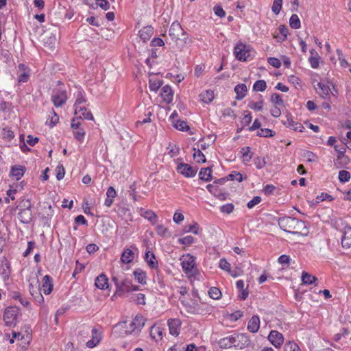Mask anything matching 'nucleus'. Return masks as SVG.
I'll use <instances>...</instances> for the list:
<instances>
[{
	"instance_id": "nucleus-7",
	"label": "nucleus",
	"mask_w": 351,
	"mask_h": 351,
	"mask_svg": "<svg viewBox=\"0 0 351 351\" xmlns=\"http://www.w3.org/2000/svg\"><path fill=\"white\" fill-rule=\"evenodd\" d=\"M16 320V311L13 307H8L3 313V321L8 326H14Z\"/></svg>"
},
{
	"instance_id": "nucleus-62",
	"label": "nucleus",
	"mask_w": 351,
	"mask_h": 351,
	"mask_svg": "<svg viewBox=\"0 0 351 351\" xmlns=\"http://www.w3.org/2000/svg\"><path fill=\"white\" fill-rule=\"evenodd\" d=\"M220 210L222 213L230 214L234 210V205L232 204H227L226 205L222 206Z\"/></svg>"
},
{
	"instance_id": "nucleus-30",
	"label": "nucleus",
	"mask_w": 351,
	"mask_h": 351,
	"mask_svg": "<svg viewBox=\"0 0 351 351\" xmlns=\"http://www.w3.org/2000/svg\"><path fill=\"white\" fill-rule=\"evenodd\" d=\"M247 90V86L244 84H239L234 88V91L237 94V99H242L246 95Z\"/></svg>"
},
{
	"instance_id": "nucleus-17",
	"label": "nucleus",
	"mask_w": 351,
	"mask_h": 351,
	"mask_svg": "<svg viewBox=\"0 0 351 351\" xmlns=\"http://www.w3.org/2000/svg\"><path fill=\"white\" fill-rule=\"evenodd\" d=\"M145 261L148 266L152 269H157L158 267L156 256L152 252L147 251L145 254Z\"/></svg>"
},
{
	"instance_id": "nucleus-48",
	"label": "nucleus",
	"mask_w": 351,
	"mask_h": 351,
	"mask_svg": "<svg viewBox=\"0 0 351 351\" xmlns=\"http://www.w3.org/2000/svg\"><path fill=\"white\" fill-rule=\"evenodd\" d=\"M208 295L211 298L217 300L221 297V293L218 288L214 287L209 289Z\"/></svg>"
},
{
	"instance_id": "nucleus-53",
	"label": "nucleus",
	"mask_w": 351,
	"mask_h": 351,
	"mask_svg": "<svg viewBox=\"0 0 351 351\" xmlns=\"http://www.w3.org/2000/svg\"><path fill=\"white\" fill-rule=\"evenodd\" d=\"M77 114L79 115L80 119L83 117L84 119H87V120H93V116L92 113L90 111H88L86 108V111L85 110L81 111L80 112L77 113Z\"/></svg>"
},
{
	"instance_id": "nucleus-55",
	"label": "nucleus",
	"mask_w": 351,
	"mask_h": 351,
	"mask_svg": "<svg viewBox=\"0 0 351 351\" xmlns=\"http://www.w3.org/2000/svg\"><path fill=\"white\" fill-rule=\"evenodd\" d=\"M219 267L226 271H230L231 269L230 264L225 259L221 258L219 261Z\"/></svg>"
},
{
	"instance_id": "nucleus-18",
	"label": "nucleus",
	"mask_w": 351,
	"mask_h": 351,
	"mask_svg": "<svg viewBox=\"0 0 351 351\" xmlns=\"http://www.w3.org/2000/svg\"><path fill=\"white\" fill-rule=\"evenodd\" d=\"M260 328V319L258 315H254L250 319L247 324V329L251 332L255 333L258 332Z\"/></svg>"
},
{
	"instance_id": "nucleus-11",
	"label": "nucleus",
	"mask_w": 351,
	"mask_h": 351,
	"mask_svg": "<svg viewBox=\"0 0 351 351\" xmlns=\"http://www.w3.org/2000/svg\"><path fill=\"white\" fill-rule=\"evenodd\" d=\"M271 343L276 348H279L283 343V335L277 330H271L268 336Z\"/></svg>"
},
{
	"instance_id": "nucleus-27",
	"label": "nucleus",
	"mask_w": 351,
	"mask_h": 351,
	"mask_svg": "<svg viewBox=\"0 0 351 351\" xmlns=\"http://www.w3.org/2000/svg\"><path fill=\"white\" fill-rule=\"evenodd\" d=\"M19 70L21 71V74L19 75L18 80L19 82H26L29 79V70L23 64L19 65Z\"/></svg>"
},
{
	"instance_id": "nucleus-31",
	"label": "nucleus",
	"mask_w": 351,
	"mask_h": 351,
	"mask_svg": "<svg viewBox=\"0 0 351 351\" xmlns=\"http://www.w3.org/2000/svg\"><path fill=\"white\" fill-rule=\"evenodd\" d=\"M25 168L22 166H14L11 169L10 175L19 180L23 176Z\"/></svg>"
},
{
	"instance_id": "nucleus-63",
	"label": "nucleus",
	"mask_w": 351,
	"mask_h": 351,
	"mask_svg": "<svg viewBox=\"0 0 351 351\" xmlns=\"http://www.w3.org/2000/svg\"><path fill=\"white\" fill-rule=\"evenodd\" d=\"M214 195L220 200H225L228 196V194L226 192H223L221 191H219L218 189L215 190L213 192Z\"/></svg>"
},
{
	"instance_id": "nucleus-34",
	"label": "nucleus",
	"mask_w": 351,
	"mask_h": 351,
	"mask_svg": "<svg viewBox=\"0 0 351 351\" xmlns=\"http://www.w3.org/2000/svg\"><path fill=\"white\" fill-rule=\"evenodd\" d=\"M212 170L210 167L201 169L199 176V178L204 181H210L212 178Z\"/></svg>"
},
{
	"instance_id": "nucleus-51",
	"label": "nucleus",
	"mask_w": 351,
	"mask_h": 351,
	"mask_svg": "<svg viewBox=\"0 0 351 351\" xmlns=\"http://www.w3.org/2000/svg\"><path fill=\"white\" fill-rule=\"evenodd\" d=\"M282 0H274L272 5V11L276 14H279L282 8Z\"/></svg>"
},
{
	"instance_id": "nucleus-40",
	"label": "nucleus",
	"mask_w": 351,
	"mask_h": 351,
	"mask_svg": "<svg viewBox=\"0 0 351 351\" xmlns=\"http://www.w3.org/2000/svg\"><path fill=\"white\" fill-rule=\"evenodd\" d=\"M241 152L243 156V161L245 162H249L253 156V153L251 152L250 147H243Z\"/></svg>"
},
{
	"instance_id": "nucleus-26",
	"label": "nucleus",
	"mask_w": 351,
	"mask_h": 351,
	"mask_svg": "<svg viewBox=\"0 0 351 351\" xmlns=\"http://www.w3.org/2000/svg\"><path fill=\"white\" fill-rule=\"evenodd\" d=\"M160 95L161 97L163 98V100L167 103H170L172 101L173 95L171 86L168 85L163 86Z\"/></svg>"
},
{
	"instance_id": "nucleus-2",
	"label": "nucleus",
	"mask_w": 351,
	"mask_h": 351,
	"mask_svg": "<svg viewBox=\"0 0 351 351\" xmlns=\"http://www.w3.org/2000/svg\"><path fill=\"white\" fill-rule=\"evenodd\" d=\"M145 324V320L141 315H136L135 318L130 322H121L118 323L115 328L117 329L123 330V335L135 334L140 332L141 328Z\"/></svg>"
},
{
	"instance_id": "nucleus-9",
	"label": "nucleus",
	"mask_w": 351,
	"mask_h": 351,
	"mask_svg": "<svg viewBox=\"0 0 351 351\" xmlns=\"http://www.w3.org/2000/svg\"><path fill=\"white\" fill-rule=\"evenodd\" d=\"M169 34L173 40L177 41L179 40V36L180 34L185 35V32L182 28L180 23L178 21H174L169 28Z\"/></svg>"
},
{
	"instance_id": "nucleus-22",
	"label": "nucleus",
	"mask_w": 351,
	"mask_h": 351,
	"mask_svg": "<svg viewBox=\"0 0 351 351\" xmlns=\"http://www.w3.org/2000/svg\"><path fill=\"white\" fill-rule=\"evenodd\" d=\"M135 255L132 250L129 248H126L123 250L121 257V261L125 264H129L133 261L134 259Z\"/></svg>"
},
{
	"instance_id": "nucleus-57",
	"label": "nucleus",
	"mask_w": 351,
	"mask_h": 351,
	"mask_svg": "<svg viewBox=\"0 0 351 351\" xmlns=\"http://www.w3.org/2000/svg\"><path fill=\"white\" fill-rule=\"evenodd\" d=\"M56 178H57V180H62L64 178V173H65L64 169L63 166L62 165H58L56 167Z\"/></svg>"
},
{
	"instance_id": "nucleus-5",
	"label": "nucleus",
	"mask_w": 351,
	"mask_h": 351,
	"mask_svg": "<svg viewBox=\"0 0 351 351\" xmlns=\"http://www.w3.org/2000/svg\"><path fill=\"white\" fill-rule=\"evenodd\" d=\"M182 261V267L186 274H193L195 271V257L189 254L182 256L180 259Z\"/></svg>"
},
{
	"instance_id": "nucleus-46",
	"label": "nucleus",
	"mask_w": 351,
	"mask_h": 351,
	"mask_svg": "<svg viewBox=\"0 0 351 351\" xmlns=\"http://www.w3.org/2000/svg\"><path fill=\"white\" fill-rule=\"evenodd\" d=\"M285 351H301L297 343L293 341H289L285 343Z\"/></svg>"
},
{
	"instance_id": "nucleus-10",
	"label": "nucleus",
	"mask_w": 351,
	"mask_h": 351,
	"mask_svg": "<svg viewBox=\"0 0 351 351\" xmlns=\"http://www.w3.org/2000/svg\"><path fill=\"white\" fill-rule=\"evenodd\" d=\"M282 122L286 127L289 128L295 131H299L300 132L304 131V126L300 123L293 121L290 114H287L286 115V119H283Z\"/></svg>"
},
{
	"instance_id": "nucleus-28",
	"label": "nucleus",
	"mask_w": 351,
	"mask_h": 351,
	"mask_svg": "<svg viewBox=\"0 0 351 351\" xmlns=\"http://www.w3.org/2000/svg\"><path fill=\"white\" fill-rule=\"evenodd\" d=\"M317 92L322 97L325 98L329 96L330 89L327 84L319 82L317 84Z\"/></svg>"
},
{
	"instance_id": "nucleus-19",
	"label": "nucleus",
	"mask_w": 351,
	"mask_h": 351,
	"mask_svg": "<svg viewBox=\"0 0 351 351\" xmlns=\"http://www.w3.org/2000/svg\"><path fill=\"white\" fill-rule=\"evenodd\" d=\"M18 218L19 221L23 223H29L32 219V210H19L18 213Z\"/></svg>"
},
{
	"instance_id": "nucleus-50",
	"label": "nucleus",
	"mask_w": 351,
	"mask_h": 351,
	"mask_svg": "<svg viewBox=\"0 0 351 351\" xmlns=\"http://www.w3.org/2000/svg\"><path fill=\"white\" fill-rule=\"evenodd\" d=\"M271 101L275 105H283L284 102L280 95L278 93H274L271 96Z\"/></svg>"
},
{
	"instance_id": "nucleus-21",
	"label": "nucleus",
	"mask_w": 351,
	"mask_h": 351,
	"mask_svg": "<svg viewBox=\"0 0 351 351\" xmlns=\"http://www.w3.org/2000/svg\"><path fill=\"white\" fill-rule=\"evenodd\" d=\"M42 289L45 294H49L53 289L52 279L49 275L44 276L43 280Z\"/></svg>"
},
{
	"instance_id": "nucleus-12",
	"label": "nucleus",
	"mask_w": 351,
	"mask_h": 351,
	"mask_svg": "<svg viewBox=\"0 0 351 351\" xmlns=\"http://www.w3.org/2000/svg\"><path fill=\"white\" fill-rule=\"evenodd\" d=\"M237 338H239V335L222 338L219 341V346L221 348L225 349L232 348V346L237 347L239 346L236 344Z\"/></svg>"
},
{
	"instance_id": "nucleus-43",
	"label": "nucleus",
	"mask_w": 351,
	"mask_h": 351,
	"mask_svg": "<svg viewBox=\"0 0 351 351\" xmlns=\"http://www.w3.org/2000/svg\"><path fill=\"white\" fill-rule=\"evenodd\" d=\"M19 210H32V204L29 199H24L17 206Z\"/></svg>"
},
{
	"instance_id": "nucleus-47",
	"label": "nucleus",
	"mask_w": 351,
	"mask_h": 351,
	"mask_svg": "<svg viewBox=\"0 0 351 351\" xmlns=\"http://www.w3.org/2000/svg\"><path fill=\"white\" fill-rule=\"evenodd\" d=\"M156 232L158 234L163 237H170L171 234L169 233L168 229L165 228L163 225H158L156 228Z\"/></svg>"
},
{
	"instance_id": "nucleus-58",
	"label": "nucleus",
	"mask_w": 351,
	"mask_h": 351,
	"mask_svg": "<svg viewBox=\"0 0 351 351\" xmlns=\"http://www.w3.org/2000/svg\"><path fill=\"white\" fill-rule=\"evenodd\" d=\"M133 300L138 304H145V295L143 293H138L132 298Z\"/></svg>"
},
{
	"instance_id": "nucleus-60",
	"label": "nucleus",
	"mask_w": 351,
	"mask_h": 351,
	"mask_svg": "<svg viewBox=\"0 0 351 351\" xmlns=\"http://www.w3.org/2000/svg\"><path fill=\"white\" fill-rule=\"evenodd\" d=\"M261 202V197L259 196H255L252 200H250L247 206L249 208H252L256 205L258 204Z\"/></svg>"
},
{
	"instance_id": "nucleus-6",
	"label": "nucleus",
	"mask_w": 351,
	"mask_h": 351,
	"mask_svg": "<svg viewBox=\"0 0 351 351\" xmlns=\"http://www.w3.org/2000/svg\"><path fill=\"white\" fill-rule=\"evenodd\" d=\"M66 91L61 86L55 88L53 90L52 101L55 106L60 107L62 106L66 101Z\"/></svg>"
},
{
	"instance_id": "nucleus-32",
	"label": "nucleus",
	"mask_w": 351,
	"mask_h": 351,
	"mask_svg": "<svg viewBox=\"0 0 351 351\" xmlns=\"http://www.w3.org/2000/svg\"><path fill=\"white\" fill-rule=\"evenodd\" d=\"M199 98L204 103L210 104L214 99V92L210 90L204 91L199 95Z\"/></svg>"
},
{
	"instance_id": "nucleus-59",
	"label": "nucleus",
	"mask_w": 351,
	"mask_h": 351,
	"mask_svg": "<svg viewBox=\"0 0 351 351\" xmlns=\"http://www.w3.org/2000/svg\"><path fill=\"white\" fill-rule=\"evenodd\" d=\"M263 100L260 101L259 102H251L248 106L249 108L254 109L257 111H260L263 108Z\"/></svg>"
},
{
	"instance_id": "nucleus-1",
	"label": "nucleus",
	"mask_w": 351,
	"mask_h": 351,
	"mask_svg": "<svg viewBox=\"0 0 351 351\" xmlns=\"http://www.w3.org/2000/svg\"><path fill=\"white\" fill-rule=\"evenodd\" d=\"M278 225L284 231L302 237L308 234V227L302 220L291 217H282L278 219Z\"/></svg>"
},
{
	"instance_id": "nucleus-61",
	"label": "nucleus",
	"mask_w": 351,
	"mask_h": 351,
	"mask_svg": "<svg viewBox=\"0 0 351 351\" xmlns=\"http://www.w3.org/2000/svg\"><path fill=\"white\" fill-rule=\"evenodd\" d=\"M258 135L259 136L263 137H271L274 136L273 132L270 129H261L260 132H258Z\"/></svg>"
},
{
	"instance_id": "nucleus-25",
	"label": "nucleus",
	"mask_w": 351,
	"mask_h": 351,
	"mask_svg": "<svg viewBox=\"0 0 351 351\" xmlns=\"http://www.w3.org/2000/svg\"><path fill=\"white\" fill-rule=\"evenodd\" d=\"M42 216L44 219L47 220L51 219L52 216L53 215V210L52 206L48 202H44L41 211Z\"/></svg>"
},
{
	"instance_id": "nucleus-41",
	"label": "nucleus",
	"mask_w": 351,
	"mask_h": 351,
	"mask_svg": "<svg viewBox=\"0 0 351 351\" xmlns=\"http://www.w3.org/2000/svg\"><path fill=\"white\" fill-rule=\"evenodd\" d=\"M162 84V82L160 80L149 79V86L152 91L156 92Z\"/></svg>"
},
{
	"instance_id": "nucleus-44",
	"label": "nucleus",
	"mask_w": 351,
	"mask_h": 351,
	"mask_svg": "<svg viewBox=\"0 0 351 351\" xmlns=\"http://www.w3.org/2000/svg\"><path fill=\"white\" fill-rule=\"evenodd\" d=\"M266 88L267 84L265 81L262 80L256 81L253 86V89L255 91H264Z\"/></svg>"
},
{
	"instance_id": "nucleus-23",
	"label": "nucleus",
	"mask_w": 351,
	"mask_h": 351,
	"mask_svg": "<svg viewBox=\"0 0 351 351\" xmlns=\"http://www.w3.org/2000/svg\"><path fill=\"white\" fill-rule=\"evenodd\" d=\"M95 285L98 289H107L108 287V279L107 276L104 274H100L96 278Z\"/></svg>"
},
{
	"instance_id": "nucleus-15",
	"label": "nucleus",
	"mask_w": 351,
	"mask_h": 351,
	"mask_svg": "<svg viewBox=\"0 0 351 351\" xmlns=\"http://www.w3.org/2000/svg\"><path fill=\"white\" fill-rule=\"evenodd\" d=\"M341 245L343 248L351 247V227L346 226L343 229V234L341 238Z\"/></svg>"
},
{
	"instance_id": "nucleus-8",
	"label": "nucleus",
	"mask_w": 351,
	"mask_h": 351,
	"mask_svg": "<svg viewBox=\"0 0 351 351\" xmlns=\"http://www.w3.org/2000/svg\"><path fill=\"white\" fill-rule=\"evenodd\" d=\"M177 171L186 178H193L196 175L197 169L189 164L182 162L178 165Z\"/></svg>"
},
{
	"instance_id": "nucleus-37",
	"label": "nucleus",
	"mask_w": 351,
	"mask_h": 351,
	"mask_svg": "<svg viewBox=\"0 0 351 351\" xmlns=\"http://www.w3.org/2000/svg\"><path fill=\"white\" fill-rule=\"evenodd\" d=\"M172 123L174 128H176L177 130H179L180 131H187L188 130H189V126L188 125L187 123L184 121H172Z\"/></svg>"
},
{
	"instance_id": "nucleus-24",
	"label": "nucleus",
	"mask_w": 351,
	"mask_h": 351,
	"mask_svg": "<svg viewBox=\"0 0 351 351\" xmlns=\"http://www.w3.org/2000/svg\"><path fill=\"white\" fill-rule=\"evenodd\" d=\"M135 280L141 285H145L147 282V274L145 271L141 269H136L133 271Z\"/></svg>"
},
{
	"instance_id": "nucleus-16",
	"label": "nucleus",
	"mask_w": 351,
	"mask_h": 351,
	"mask_svg": "<svg viewBox=\"0 0 351 351\" xmlns=\"http://www.w3.org/2000/svg\"><path fill=\"white\" fill-rule=\"evenodd\" d=\"M181 322L177 319H171L168 320V326L170 333L173 336H178L180 333V328Z\"/></svg>"
},
{
	"instance_id": "nucleus-38",
	"label": "nucleus",
	"mask_w": 351,
	"mask_h": 351,
	"mask_svg": "<svg viewBox=\"0 0 351 351\" xmlns=\"http://www.w3.org/2000/svg\"><path fill=\"white\" fill-rule=\"evenodd\" d=\"M194 153L193 154L194 160H196L197 162H205L206 161L205 156L203 154V153L200 151V149L193 148Z\"/></svg>"
},
{
	"instance_id": "nucleus-35",
	"label": "nucleus",
	"mask_w": 351,
	"mask_h": 351,
	"mask_svg": "<svg viewBox=\"0 0 351 351\" xmlns=\"http://www.w3.org/2000/svg\"><path fill=\"white\" fill-rule=\"evenodd\" d=\"M317 280V278L314 276H312L311 274H309L307 272H305V271H303L302 272V282L304 284H306V285H312L313 283H314L316 280Z\"/></svg>"
},
{
	"instance_id": "nucleus-49",
	"label": "nucleus",
	"mask_w": 351,
	"mask_h": 351,
	"mask_svg": "<svg viewBox=\"0 0 351 351\" xmlns=\"http://www.w3.org/2000/svg\"><path fill=\"white\" fill-rule=\"evenodd\" d=\"M339 179L341 182H348L350 179V173L346 170H341L339 172Z\"/></svg>"
},
{
	"instance_id": "nucleus-13",
	"label": "nucleus",
	"mask_w": 351,
	"mask_h": 351,
	"mask_svg": "<svg viewBox=\"0 0 351 351\" xmlns=\"http://www.w3.org/2000/svg\"><path fill=\"white\" fill-rule=\"evenodd\" d=\"M86 102V99L84 97V93L82 91L79 90L76 95V100L74 104L75 114H77L83 110L86 111V107L82 106L83 104H85Z\"/></svg>"
},
{
	"instance_id": "nucleus-52",
	"label": "nucleus",
	"mask_w": 351,
	"mask_h": 351,
	"mask_svg": "<svg viewBox=\"0 0 351 351\" xmlns=\"http://www.w3.org/2000/svg\"><path fill=\"white\" fill-rule=\"evenodd\" d=\"M73 135L75 139L82 141L85 136V132L82 128L76 129V131L73 132Z\"/></svg>"
},
{
	"instance_id": "nucleus-20",
	"label": "nucleus",
	"mask_w": 351,
	"mask_h": 351,
	"mask_svg": "<svg viewBox=\"0 0 351 351\" xmlns=\"http://www.w3.org/2000/svg\"><path fill=\"white\" fill-rule=\"evenodd\" d=\"M153 34L154 29L150 25L145 26L139 31V36L143 42L148 40L152 36Z\"/></svg>"
},
{
	"instance_id": "nucleus-4",
	"label": "nucleus",
	"mask_w": 351,
	"mask_h": 351,
	"mask_svg": "<svg viewBox=\"0 0 351 351\" xmlns=\"http://www.w3.org/2000/svg\"><path fill=\"white\" fill-rule=\"evenodd\" d=\"M250 46L241 42L238 43L234 48V55L239 61H246L250 56Z\"/></svg>"
},
{
	"instance_id": "nucleus-29",
	"label": "nucleus",
	"mask_w": 351,
	"mask_h": 351,
	"mask_svg": "<svg viewBox=\"0 0 351 351\" xmlns=\"http://www.w3.org/2000/svg\"><path fill=\"white\" fill-rule=\"evenodd\" d=\"M141 216L149 220L152 224H156L158 220L156 214L151 210H142Z\"/></svg>"
},
{
	"instance_id": "nucleus-14",
	"label": "nucleus",
	"mask_w": 351,
	"mask_h": 351,
	"mask_svg": "<svg viewBox=\"0 0 351 351\" xmlns=\"http://www.w3.org/2000/svg\"><path fill=\"white\" fill-rule=\"evenodd\" d=\"M335 149L337 152V157L335 161V164H348L350 162V159L348 156H345L346 147L342 146L339 147L338 145L335 146Z\"/></svg>"
},
{
	"instance_id": "nucleus-64",
	"label": "nucleus",
	"mask_w": 351,
	"mask_h": 351,
	"mask_svg": "<svg viewBox=\"0 0 351 351\" xmlns=\"http://www.w3.org/2000/svg\"><path fill=\"white\" fill-rule=\"evenodd\" d=\"M268 62L269 64H271V66H273L275 68H279L281 65L280 61L276 58H273V57L269 58Z\"/></svg>"
},
{
	"instance_id": "nucleus-3",
	"label": "nucleus",
	"mask_w": 351,
	"mask_h": 351,
	"mask_svg": "<svg viewBox=\"0 0 351 351\" xmlns=\"http://www.w3.org/2000/svg\"><path fill=\"white\" fill-rule=\"evenodd\" d=\"M112 280L114 282L116 287L114 295L121 296L125 293L138 289V286L132 285V282L127 278L119 280L117 276H112Z\"/></svg>"
},
{
	"instance_id": "nucleus-56",
	"label": "nucleus",
	"mask_w": 351,
	"mask_h": 351,
	"mask_svg": "<svg viewBox=\"0 0 351 351\" xmlns=\"http://www.w3.org/2000/svg\"><path fill=\"white\" fill-rule=\"evenodd\" d=\"M194 241V238L192 236H186L183 238H180L178 240V242L183 245H190L193 243Z\"/></svg>"
},
{
	"instance_id": "nucleus-45",
	"label": "nucleus",
	"mask_w": 351,
	"mask_h": 351,
	"mask_svg": "<svg viewBox=\"0 0 351 351\" xmlns=\"http://www.w3.org/2000/svg\"><path fill=\"white\" fill-rule=\"evenodd\" d=\"M247 177L243 178V176L239 173L237 171H233L232 173L229 174L227 176V180H236L239 182H241L243 180V179H246Z\"/></svg>"
},
{
	"instance_id": "nucleus-42",
	"label": "nucleus",
	"mask_w": 351,
	"mask_h": 351,
	"mask_svg": "<svg viewBox=\"0 0 351 351\" xmlns=\"http://www.w3.org/2000/svg\"><path fill=\"white\" fill-rule=\"evenodd\" d=\"M1 135L3 139L10 141L14 136V132L10 128H4L2 129Z\"/></svg>"
},
{
	"instance_id": "nucleus-33",
	"label": "nucleus",
	"mask_w": 351,
	"mask_h": 351,
	"mask_svg": "<svg viewBox=\"0 0 351 351\" xmlns=\"http://www.w3.org/2000/svg\"><path fill=\"white\" fill-rule=\"evenodd\" d=\"M310 53L311 56L309 58L308 60L311 64V66L314 69H317L319 66V57L317 53L314 49H311L310 51Z\"/></svg>"
},
{
	"instance_id": "nucleus-39",
	"label": "nucleus",
	"mask_w": 351,
	"mask_h": 351,
	"mask_svg": "<svg viewBox=\"0 0 351 351\" xmlns=\"http://www.w3.org/2000/svg\"><path fill=\"white\" fill-rule=\"evenodd\" d=\"M289 25L293 29H299L301 27L300 20L297 14L291 15L289 19Z\"/></svg>"
},
{
	"instance_id": "nucleus-36",
	"label": "nucleus",
	"mask_w": 351,
	"mask_h": 351,
	"mask_svg": "<svg viewBox=\"0 0 351 351\" xmlns=\"http://www.w3.org/2000/svg\"><path fill=\"white\" fill-rule=\"evenodd\" d=\"M150 335L153 339L159 340L162 339V332L160 327L153 326L150 330Z\"/></svg>"
},
{
	"instance_id": "nucleus-54",
	"label": "nucleus",
	"mask_w": 351,
	"mask_h": 351,
	"mask_svg": "<svg viewBox=\"0 0 351 351\" xmlns=\"http://www.w3.org/2000/svg\"><path fill=\"white\" fill-rule=\"evenodd\" d=\"M254 163L257 169H261L266 165L264 158L257 157L254 159Z\"/></svg>"
}]
</instances>
